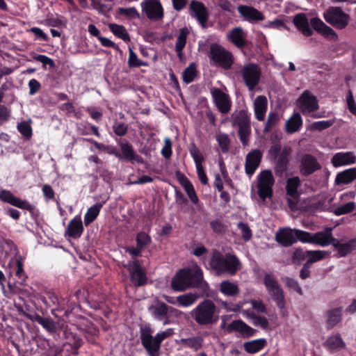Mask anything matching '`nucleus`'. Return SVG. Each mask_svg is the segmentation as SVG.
<instances>
[{
    "label": "nucleus",
    "instance_id": "f257e3e1",
    "mask_svg": "<svg viewBox=\"0 0 356 356\" xmlns=\"http://www.w3.org/2000/svg\"><path fill=\"white\" fill-rule=\"evenodd\" d=\"M47 308H51V314L63 322H68L76 325L80 330L95 335L98 332L95 324L87 318L77 314L81 309L80 305L68 306L65 309L63 307L65 300H59L57 295L51 291L47 292L39 299Z\"/></svg>",
    "mask_w": 356,
    "mask_h": 356
},
{
    "label": "nucleus",
    "instance_id": "f03ea898",
    "mask_svg": "<svg viewBox=\"0 0 356 356\" xmlns=\"http://www.w3.org/2000/svg\"><path fill=\"white\" fill-rule=\"evenodd\" d=\"M140 343L149 356H159L162 342L175 334L173 328L157 332L154 336L149 323L140 325Z\"/></svg>",
    "mask_w": 356,
    "mask_h": 356
},
{
    "label": "nucleus",
    "instance_id": "7ed1b4c3",
    "mask_svg": "<svg viewBox=\"0 0 356 356\" xmlns=\"http://www.w3.org/2000/svg\"><path fill=\"white\" fill-rule=\"evenodd\" d=\"M192 319L202 327H211L219 321L220 309L211 299L201 300L190 312Z\"/></svg>",
    "mask_w": 356,
    "mask_h": 356
},
{
    "label": "nucleus",
    "instance_id": "20e7f679",
    "mask_svg": "<svg viewBox=\"0 0 356 356\" xmlns=\"http://www.w3.org/2000/svg\"><path fill=\"white\" fill-rule=\"evenodd\" d=\"M211 270L218 275L226 273L229 275H235L240 269L241 264L238 258L233 254H222L215 250L209 262Z\"/></svg>",
    "mask_w": 356,
    "mask_h": 356
},
{
    "label": "nucleus",
    "instance_id": "39448f33",
    "mask_svg": "<svg viewBox=\"0 0 356 356\" xmlns=\"http://www.w3.org/2000/svg\"><path fill=\"white\" fill-rule=\"evenodd\" d=\"M268 154L270 161H274L275 175L282 181L289 165L292 154L291 147L285 146L282 148L280 144H275L270 147Z\"/></svg>",
    "mask_w": 356,
    "mask_h": 356
},
{
    "label": "nucleus",
    "instance_id": "423d86ee",
    "mask_svg": "<svg viewBox=\"0 0 356 356\" xmlns=\"http://www.w3.org/2000/svg\"><path fill=\"white\" fill-rule=\"evenodd\" d=\"M148 311L155 320L162 321L164 325L170 324L172 318H179L183 314L181 311L159 300H156L154 305H150Z\"/></svg>",
    "mask_w": 356,
    "mask_h": 356
},
{
    "label": "nucleus",
    "instance_id": "0eeeda50",
    "mask_svg": "<svg viewBox=\"0 0 356 356\" xmlns=\"http://www.w3.org/2000/svg\"><path fill=\"white\" fill-rule=\"evenodd\" d=\"M232 127H238V134L242 145L245 147L249 143L251 134L250 113L242 109L231 115Z\"/></svg>",
    "mask_w": 356,
    "mask_h": 356
},
{
    "label": "nucleus",
    "instance_id": "6e6552de",
    "mask_svg": "<svg viewBox=\"0 0 356 356\" xmlns=\"http://www.w3.org/2000/svg\"><path fill=\"white\" fill-rule=\"evenodd\" d=\"M0 200L19 209L29 211L31 218L37 222L40 215L39 210L27 200L15 196L10 191L6 189L0 191Z\"/></svg>",
    "mask_w": 356,
    "mask_h": 356
},
{
    "label": "nucleus",
    "instance_id": "1a4fd4ad",
    "mask_svg": "<svg viewBox=\"0 0 356 356\" xmlns=\"http://www.w3.org/2000/svg\"><path fill=\"white\" fill-rule=\"evenodd\" d=\"M264 284L277 307L284 309L286 304L284 293L275 276L271 273L265 274Z\"/></svg>",
    "mask_w": 356,
    "mask_h": 356
},
{
    "label": "nucleus",
    "instance_id": "9d476101",
    "mask_svg": "<svg viewBox=\"0 0 356 356\" xmlns=\"http://www.w3.org/2000/svg\"><path fill=\"white\" fill-rule=\"evenodd\" d=\"M209 57L214 63L224 70H229L234 63L232 54L218 44L213 43L210 47Z\"/></svg>",
    "mask_w": 356,
    "mask_h": 356
},
{
    "label": "nucleus",
    "instance_id": "9b49d317",
    "mask_svg": "<svg viewBox=\"0 0 356 356\" xmlns=\"http://www.w3.org/2000/svg\"><path fill=\"white\" fill-rule=\"evenodd\" d=\"M220 329H225L228 334L237 332L236 337L243 339H248L255 335L257 330L252 328L245 323L241 319L232 321L227 325H226L225 320H222L220 325Z\"/></svg>",
    "mask_w": 356,
    "mask_h": 356
},
{
    "label": "nucleus",
    "instance_id": "f8f14e48",
    "mask_svg": "<svg viewBox=\"0 0 356 356\" xmlns=\"http://www.w3.org/2000/svg\"><path fill=\"white\" fill-rule=\"evenodd\" d=\"M186 275L188 288H200L202 291L200 295L201 297H212V295L209 293V285L207 282L203 281V273L199 267L186 268Z\"/></svg>",
    "mask_w": 356,
    "mask_h": 356
},
{
    "label": "nucleus",
    "instance_id": "ddd939ff",
    "mask_svg": "<svg viewBox=\"0 0 356 356\" xmlns=\"http://www.w3.org/2000/svg\"><path fill=\"white\" fill-rule=\"evenodd\" d=\"M130 276V280L136 287L145 285L147 283V277L145 270L138 259L129 261L127 264H123Z\"/></svg>",
    "mask_w": 356,
    "mask_h": 356
},
{
    "label": "nucleus",
    "instance_id": "4468645a",
    "mask_svg": "<svg viewBox=\"0 0 356 356\" xmlns=\"http://www.w3.org/2000/svg\"><path fill=\"white\" fill-rule=\"evenodd\" d=\"M325 20L334 27L343 29L348 24V15L339 7H331L323 14Z\"/></svg>",
    "mask_w": 356,
    "mask_h": 356
},
{
    "label": "nucleus",
    "instance_id": "2eb2a0df",
    "mask_svg": "<svg viewBox=\"0 0 356 356\" xmlns=\"http://www.w3.org/2000/svg\"><path fill=\"white\" fill-rule=\"evenodd\" d=\"M241 73L249 90H253L260 81L261 70L259 65L255 63L245 65L241 70Z\"/></svg>",
    "mask_w": 356,
    "mask_h": 356
},
{
    "label": "nucleus",
    "instance_id": "dca6fc26",
    "mask_svg": "<svg viewBox=\"0 0 356 356\" xmlns=\"http://www.w3.org/2000/svg\"><path fill=\"white\" fill-rule=\"evenodd\" d=\"M117 142L120 147V159L119 160L130 162L134 163L135 162L140 164L145 163L143 158L137 154L132 145L125 139H117Z\"/></svg>",
    "mask_w": 356,
    "mask_h": 356
},
{
    "label": "nucleus",
    "instance_id": "f3484780",
    "mask_svg": "<svg viewBox=\"0 0 356 356\" xmlns=\"http://www.w3.org/2000/svg\"><path fill=\"white\" fill-rule=\"evenodd\" d=\"M140 6L149 19L159 21L163 17V8L159 0H143Z\"/></svg>",
    "mask_w": 356,
    "mask_h": 356
},
{
    "label": "nucleus",
    "instance_id": "a211bd4d",
    "mask_svg": "<svg viewBox=\"0 0 356 356\" xmlns=\"http://www.w3.org/2000/svg\"><path fill=\"white\" fill-rule=\"evenodd\" d=\"M209 90L218 111L223 114L229 113L232 107V102L229 95L216 87H211Z\"/></svg>",
    "mask_w": 356,
    "mask_h": 356
},
{
    "label": "nucleus",
    "instance_id": "6ab92c4d",
    "mask_svg": "<svg viewBox=\"0 0 356 356\" xmlns=\"http://www.w3.org/2000/svg\"><path fill=\"white\" fill-rule=\"evenodd\" d=\"M189 152L195 163L197 174L200 181L203 185H207L208 184V178L202 166V163L204 161L203 154L194 143L191 144Z\"/></svg>",
    "mask_w": 356,
    "mask_h": 356
},
{
    "label": "nucleus",
    "instance_id": "aec40b11",
    "mask_svg": "<svg viewBox=\"0 0 356 356\" xmlns=\"http://www.w3.org/2000/svg\"><path fill=\"white\" fill-rule=\"evenodd\" d=\"M321 168L316 157L311 154H305L301 157L299 170L304 177H308Z\"/></svg>",
    "mask_w": 356,
    "mask_h": 356
},
{
    "label": "nucleus",
    "instance_id": "412c9836",
    "mask_svg": "<svg viewBox=\"0 0 356 356\" xmlns=\"http://www.w3.org/2000/svg\"><path fill=\"white\" fill-rule=\"evenodd\" d=\"M298 103L302 113L314 112L318 109V104L315 96L310 95L309 91H305L298 99Z\"/></svg>",
    "mask_w": 356,
    "mask_h": 356
},
{
    "label": "nucleus",
    "instance_id": "4be33fe9",
    "mask_svg": "<svg viewBox=\"0 0 356 356\" xmlns=\"http://www.w3.org/2000/svg\"><path fill=\"white\" fill-rule=\"evenodd\" d=\"M190 15L197 19L203 28L206 27L209 15L204 4L196 0L191 1L190 3Z\"/></svg>",
    "mask_w": 356,
    "mask_h": 356
},
{
    "label": "nucleus",
    "instance_id": "5701e85b",
    "mask_svg": "<svg viewBox=\"0 0 356 356\" xmlns=\"http://www.w3.org/2000/svg\"><path fill=\"white\" fill-rule=\"evenodd\" d=\"M262 159V152L260 149H256L250 152L245 157V173L252 176L259 165Z\"/></svg>",
    "mask_w": 356,
    "mask_h": 356
},
{
    "label": "nucleus",
    "instance_id": "b1692460",
    "mask_svg": "<svg viewBox=\"0 0 356 356\" xmlns=\"http://www.w3.org/2000/svg\"><path fill=\"white\" fill-rule=\"evenodd\" d=\"M296 229L290 227L280 228L275 234L276 241L282 247H290L296 243Z\"/></svg>",
    "mask_w": 356,
    "mask_h": 356
},
{
    "label": "nucleus",
    "instance_id": "393cba45",
    "mask_svg": "<svg viewBox=\"0 0 356 356\" xmlns=\"http://www.w3.org/2000/svg\"><path fill=\"white\" fill-rule=\"evenodd\" d=\"M323 346L330 353L346 349V345L339 333L329 336L323 343Z\"/></svg>",
    "mask_w": 356,
    "mask_h": 356
},
{
    "label": "nucleus",
    "instance_id": "a878e982",
    "mask_svg": "<svg viewBox=\"0 0 356 356\" xmlns=\"http://www.w3.org/2000/svg\"><path fill=\"white\" fill-rule=\"evenodd\" d=\"M238 11L241 15L250 22L264 19V15L259 10L251 6L241 5L238 7Z\"/></svg>",
    "mask_w": 356,
    "mask_h": 356
},
{
    "label": "nucleus",
    "instance_id": "bb28decb",
    "mask_svg": "<svg viewBox=\"0 0 356 356\" xmlns=\"http://www.w3.org/2000/svg\"><path fill=\"white\" fill-rule=\"evenodd\" d=\"M83 229L81 216L76 215L70 221L65 231V235L67 234L72 238H79L82 235Z\"/></svg>",
    "mask_w": 356,
    "mask_h": 356
},
{
    "label": "nucleus",
    "instance_id": "cd10ccee",
    "mask_svg": "<svg viewBox=\"0 0 356 356\" xmlns=\"http://www.w3.org/2000/svg\"><path fill=\"white\" fill-rule=\"evenodd\" d=\"M356 162V156L352 152L336 153L331 159V163L334 167L353 164Z\"/></svg>",
    "mask_w": 356,
    "mask_h": 356
},
{
    "label": "nucleus",
    "instance_id": "c85d7f7f",
    "mask_svg": "<svg viewBox=\"0 0 356 356\" xmlns=\"http://www.w3.org/2000/svg\"><path fill=\"white\" fill-rule=\"evenodd\" d=\"M334 238L332 236V228L327 227L323 232H318L313 234V244H317L322 247H325L330 244L332 245Z\"/></svg>",
    "mask_w": 356,
    "mask_h": 356
},
{
    "label": "nucleus",
    "instance_id": "c756f323",
    "mask_svg": "<svg viewBox=\"0 0 356 356\" xmlns=\"http://www.w3.org/2000/svg\"><path fill=\"white\" fill-rule=\"evenodd\" d=\"M293 22L298 31H301L305 36H311L313 34L312 29L309 27V24L306 15L303 13L296 15Z\"/></svg>",
    "mask_w": 356,
    "mask_h": 356
},
{
    "label": "nucleus",
    "instance_id": "7c9ffc66",
    "mask_svg": "<svg viewBox=\"0 0 356 356\" xmlns=\"http://www.w3.org/2000/svg\"><path fill=\"white\" fill-rule=\"evenodd\" d=\"M332 245L337 250L339 257H346L356 248V238L346 243H341L339 239L334 238Z\"/></svg>",
    "mask_w": 356,
    "mask_h": 356
},
{
    "label": "nucleus",
    "instance_id": "2f4dec72",
    "mask_svg": "<svg viewBox=\"0 0 356 356\" xmlns=\"http://www.w3.org/2000/svg\"><path fill=\"white\" fill-rule=\"evenodd\" d=\"M171 286L174 291H183L188 288L186 268L180 269L171 281Z\"/></svg>",
    "mask_w": 356,
    "mask_h": 356
},
{
    "label": "nucleus",
    "instance_id": "473e14b6",
    "mask_svg": "<svg viewBox=\"0 0 356 356\" xmlns=\"http://www.w3.org/2000/svg\"><path fill=\"white\" fill-rule=\"evenodd\" d=\"M228 38L230 42L240 49L245 47L248 44L244 31L241 27L232 29L228 35Z\"/></svg>",
    "mask_w": 356,
    "mask_h": 356
},
{
    "label": "nucleus",
    "instance_id": "72a5a7b5",
    "mask_svg": "<svg viewBox=\"0 0 356 356\" xmlns=\"http://www.w3.org/2000/svg\"><path fill=\"white\" fill-rule=\"evenodd\" d=\"M356 179V168H350L337 173L334 183L337 186L348 184Z\"/></svg>",
    "mask_w": 356,
    "mask_h": 356
},
{
    "label": "nucleus",
    "instance_id": "f704fd0d",
    "mask_svg": "<svg viewBox=\"0 0 356 356\" xmlns=\"http://www.w3.org/2000/svg\"><path fill=\"white\" fill-rule=\"evenodd\" d=\"M267 105L268 101L264 95H259L256 97L254 102V114L259 121L264 120Z\"/></svg>",
    "mask_w": 356,
    "mask_h": 356
},
{
    "label": "nucleus",
    "instance_id": "c9c22d12",
    "mask_svg": "<svg viewBox=\"0 0 356 356\" xmlns=\"http://www.w3.org/2000/svg\"><path fill=\"white\" fill-rule=\"evenodd\" d=\"M302 126V119L299 113L295 112L285 124V130L288 134H293L299 131Z\"/></svg>",
    "mask_w": 356,
    "mask_h": 356
},
{
    "label": "nucleus",
    "instance_id": "e433bc0d",
    "mask_svg": "<svg viewBox=\"0 0 356 356\" xmlns=\"http://www.w3.org/2000/svg\"><path fill=\"white\" fill-rule=\"evenodd\" d=\"M341 307L328 310L327 312L326 329L329 330L335 327L341 321Z\"/></svg>",
    "mask_w": 356,
    "mask_h": 356
},
{
    "label": "nucleus",
    "instance_id": "4c0bfd02",
    "mask_svg": "<svg viewBox=\"0 0 356 356\" xmlns=\"http://www.w3.org/2000/svg\"><path fill=\"white\" fill-rule=\"evenodd\" d=\"M301 185V181L299 177L296 176L289 178L286 180V193L288 196L293 198H300V193L298 189Z\"/></svg>",
    "mask_w": 356,
    "mask_h": 356
},
{
    "label": "nucleus",
    "instance_id": "58836bf2",
    "mask_svg": "<svg viewBox=\"0 0 356 356\" xmlns=\"http://www.w3.org/2000/svg\"><path fill=\"white\" fill-rule=\"evenodd\" d=\"M267 344V340L264 338L254 339L243 343V348L246 353L255 354L261 350Z\"/></svg>",
    "mask_w": 356,
    "mask_h": 356
},
{
    "label": "nucleus",
    "instance_id": "ea45409f",
    "mask_svg": "<svg viewBox=\"0 0 356 356\" xmlns=\"http://www.w3.org/2000/svg\"><path fill=\"white\" fill-rule=\"evenodd\" d=\"M204 343V339L201 336L192 337L188 338H182L180 339V344L184 347L197 351L202 348Z\"/></svg>",
    "mask_w": 356,
    "mask_h": 356
},
{
    "label": "nucleus",
    "instance_id": "a19ab883",
    "mask_svg": "<svg viewBox=\"0 0 356 356\" xmlns=\"http://www.w3.org/2000/svg\"><path fill=\"white\" fill-rule=\"evenodd\" d=\"M102 207V202H97L88 208L84 216V224L86 226H88L97 218Z\"/></svg>",
    "mask_w": 356,
    "mask_h": 356
},
{
    "label": "nucleus",
    "instance_id": "79ce46f5",
    "mask_svg": "<svg viewBox=\"0 0 356 356\" xmlns=\"http://www.w3.org/2000/svg\"><path fill=\"white\" fill-rule=\"evenodd\" d=\"M220 291L227 296H234L239 293V288L235 283L229 280H224L220 284Z\"/></svg>",
    "mask_w": 356,
    "mask_h": 356
},
{
    "label": "nucleus",
    "instance_id": "37998d69",
    "mask_svg": "<svg viewBox=\"0 0 356 356\" xmlns=\"http://www.w3.org/2000/svg\"><path fill=\"white\" fill-rule=\"evenodd\" d=\"M33 322H37L46 330L51 333L55 332L57 330V325L51 318L42 316L40 314L35 316Z\"/></svg>",
    "mask_w": 356,
    "mask_h": 356
},
{
    "label": "nucleus",
    "instance_id": "c03bdc74",
    "mask_svg": "<svg viewBox=\"0 0 356 356\" xmlns=\"http://www.w3.org/2000/svg\"><path fill=\"white\" fill-rule=\"evenodd\" d=\"M110 31L118 38L122 39L124 42L130 41V36L125 27L122 25L117 24H110L108 25Z\"/></svg>",
    "mask_w": 356,
    "mask_h": 356
},
{
    "label": "nucleus",
    "instance_id": "a18cd8bd",
    "mask_svg": "<svg viewBox=\"0 0 356 356\" xmlns=\"http://www.w3.org/2000/svg\"><path fill=\"white\" fill-rule=\"evenodd\" d=\"M200 296L188 293L180 295L177 298V304L182 307H188L193 305Z\"/></svg>",
    "mask_w": 356,
    "mask_h": 356
},
{
    "label": "nucleus",
    "instance_id": "49530a36",
    "mask_svg": "<svg viewBox=\"0 0 356 356\" xmlns=\"http://www.w3.org/2000/svg\"><path fill=\"white\" fill-rule=\"evenodd\" d=\"M82 344V339L76 334L71 332L66 336V342L64 344V347L72 346L74 350L76 351V350H79Z\"/></svg>",
    "mask_w": 356,
    "mask_h": 356
},
{
    "label": "nucleus",
    "instance_id": "de8ad7c7",
    "mask_svg": "<svg viewBox=\"0 0 356 356\" xmlns=\"http://www.w3.org/2000/svg\"><path fill=\"white\" fill-rule=\"evenodd\" d=\"M197 76L196 66L194 63H191L183 72L182 78L186 83L193 82Z\"/></svg>",
    "mask_w": 356,
    "mask_h": 356
},
{
    "label": "nucleus",
    "instance_id": "09e8293b",
    "mask_svg": "<svg viewBox=\"0 0 356 356\" xmlns=\"http://www.w3.org/2000/svg\"><path fill=\"white\" fill-rule=\"evenodd\" d=\"M16 259V266H17V270L15 272V275L21 280L19 284L21 285H25L26 279L27 278V276L25 275V273L24 271V264H23V258L21 255L17 254L15 257Z\"/></svg>",
    "mask_w": 356,
    "mask_h": 356
},
{
    "label": "nucleus",
    "instance_id": "8fccbe9b",
    "mask_svg": "<svg viewBox=\"0 0 356 356\" xmlns=\"http://www.w3.org/2000/svg\"><path fill=\"white\" fill-rule=\"evenodd\" d=\"M17 129L26 140H30L33 135V129L30 122L22 121L17 124Z\"/></svg>",
    "mask_w": 356,
    "mask_h": 356
},
{
    "label": "nucleus",
    "instance_id": "3c124183",
    "mask_svg": "<svg viewBox=\"0 0 356 356\" xmlns=\"http://www.w3.org/2000/svg\"><path fill=\"white\" fill-rule=\"evenodd\" d=\"M128 65L130 68H134L141 66H147L148 63L139 59L136 54L131 49V47H129Z\"/></svg>",
    "mask_w": 356,
    "mask_h": 356
},
{
    "label": "nucleus",
    "instance_id": "603ef678",
    "mask_svg": "<svg viewBox=\"0 0 356 356\" xmlns=\"http://www.w3.org/2000/svg\"><path fill=\"white\" fill-rule=\"evenodd\" d=\"M216 140L222 152L226 154L229 151L230 138L228 134L225 133H220L216 135Z\"/></svg>",
    "mask_w": 356,
    "mask_h": 356
},
{
    "label": "nucleus",
    "instance_id": "864d4df0",
    "mask_svg": "<svg viewBox=\"0 0 356 356\" xmlns=\"http://www.w3.org/2000/svg\"><path fill=\"white\" fill-rule=\"evenodd\" d=\"M258 184L273 186L274 184V179L272 172L269 170L262 171L259 175Z\"/></svg>",
    "mask_w": 356,
    "mask_h": 356
},
{
    "label": "nucleus",
    "instance_id": "5fc2aeb1",
    "mask_svg": "<svg viewBox=\"0 0 356 356\" xmlns=\"http://www.w3.org/2000/svg\"><path fill=\"white\" fill-rule=\"evenodd\" d=\"M296 240L304 243H312L313 233L296 229Z\"/></svg>",
    "mask_w": 356,
    "mask_h": 356
},
{
    "label": "nucleus",
    "instance_id": "6e6d98bb",
    "mask_svg": "<svg viewBox=\"0 0 356 356\" xmlns=\"http://www.w3.org/2000/svg\"><path fill=\"white\" fill-rule=\"evenodd\" d=\"M136 245L143 250L151 243L152 239L148 234L140 232L136 234Z\"/></svg>",
    "mask_w": 356,
    "mask_h": 356
},
{
    "label": "nucleus",
    "instance_id": "4d7b16f0",
    "mask_svg": "<svg viewBox=\"0 0 356 356\" xmlns=\"http://www.w3.org/2000/svg\"><path fill=\"white\" fill-rule=\"evenodd\" d=\"M307 259L306 250L304 251L302 248H296L291 256V262L293 264L299 266L303 261Z\"/></svg>",
    "mask_w": 356,
    "mask_h": 356
},
{
    "label": "nucleus",
    "instance_id": "13d9d810",
    "mask_svg": "<svg viewBox=\"0 0 356 356\" xmlns=\"http://www.w3.org/2000/svg\"><path fill=\"white\" fill-rule=\"evenodd\" d=\"M355 203L354 202H349L346 204H341L334 209V213L336 216H341L352 212L355 209Z\"/></svg>",
    "mask_w": 356,
    "mask_h": 356
},
{
    "label": "nucleus",
    "instance_id": "bf43d9fd",
    "mask_svg": "<svg viewBox=\"0 0 356 356\" xmlns=\"http://www.w3.org/2000/svg\"><path fill=\"white\" fill-rule=\"evenodd\" d=\"M33 58L35 60L40 62L42 64V67L44 69H46L47 65H48L49 68L55 67L56 65L54 60L46 55L34 54Z\"/></svg>",
    "mask_w": 356,
    "mask_h": 356
},
{
    "label": "nucleus",
    "instance_id": "052dcab7",
    "mask_svg": "<svg viewBox=\"0 0 356 356\" xmlns=\"http://www.w3.org/2000/svg\"><path fill=\"white\" fill-rule=\"evenodd\" d=\"M249 316L252 320V323L255 326H260L264 330L268 327V321L266 317L257 315L254 313L250 314Z\"/></svg>",
    "mask_w": 356,
    "mask_h": 356
},
{
    "label": "nucleus",
    "instance_id": "680f3d73",
    "mask_svg": "<svg viewBox=\"0 0 356 356\" xmlns=\"http://www.w3.org/2000/svg\"><path fill=\"white\" fill-rule=\"evenodd\" d=\"M189 31L186 27H183L180 29L179 34L177 37L175 44V49H184L186 43L187 35Z\"/></svg>",
    "mask_w": 356,
    "mask_h": 356
},
{
    "label": "nucleus",
    "instance_id": "e2e57ef3",
    "mask_svg": "<svg viewBox=\"0 0 356 356\" xmlns=\"http://www.w3.org/2000/svg\"><path fill=\"white\" fill-rule=\"evenodd\" d=\"M118 13L121 15L126 16L130 19H138L140 18V14L135 7L130 8H119L118 9Z\"/></svg>",
    "mask_w": 356,
    "mask_h": 356
},
{
    "label": "nucleus",
    "instance_id": "0e129e2a",
    "mask_svg": "<svg viewBox=\"0 0 356 356\" xmlns=\"http://www.w3.org/2000/svg\"><path fill=\"white\" fill-rule=\"evenodd\" d=\"M35 341L38 347V351L42 355L45 350L49 348V346L53 343L42 337H35Z\"/></svg>",
    "mask_w": 356,
    "mask_h": 356
},
{
    "label": "nucleus",
    "instance_id": "69168bd1",
    "mask_svg": "<svg viewBox=\"0 0 356 356\" xmlns=\"http://www.w3.org/2000/svg\"><path fill=\"white\" fill-rule=\"evenodd\" d=\"M282 280L284 282L286 286L288 288L293 290L300 296L303 294L302 289L301 286L299 285L297 280L289 277H285L284 278H282Z\"/></svg>",
    "mask_w": 356,
    "mask_h": 356
},
{
    "label": "nucleus",
    "instance_id": "338daca9",
    "mask_svg": "<svg viewBox=\"0 0 356 356\" xmlns=\"http://www.w3.org/2000/svg\"><path fill=\"white\" fill-rule=\"evenodd\" d=\"M307 259L312 264L323 259L325 257V251L323 250H306Z\"/></svg>",
    "mask_w": 356,
    "mask_h": 356
},
{
    "label": "nucleus",
    "instance_id": "774afa93",
    "mask_svg": "<svg viewBox=\"0 0 356 356\" xmlns=\"http://www.w3.org/2000/svg\"><path fill=\"white\" fill-rule=\"evenodd\" d=\"M238 228L241 231L242 238L245 241L251 239L252 233L248 223L241 221L238 223Z\"/></svg>",
    "mask_w": 356,
    "mask_h": 356
}]
</instances>
